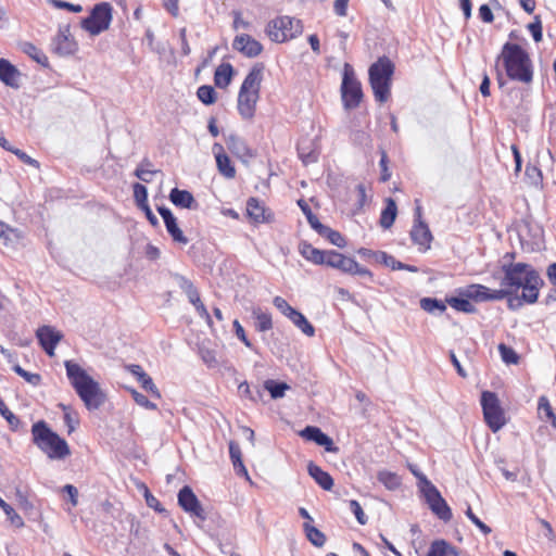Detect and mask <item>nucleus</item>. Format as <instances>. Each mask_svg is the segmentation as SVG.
Here are the masks:
<instances>
[{
    "instance_id": "9",
    "label": "nucleus",
    "mask_w": 556,
    "mask_h": 556,
    "mask_svg": "<svg viewBox=\"0 0 556 556\" xmlns=\"http://www.w3.org/2000/svg\"><path fill=\"white\" fill-rule=\"evenodd\" d=\"M481 406L484 420L493 432H497L505 426V414L496 393L483 391L481 394Z\"/></svg>"
},
{
    "instance_id": "59",
    "label": "nucleus",
    "mask_w": 556,
    "mask_h": 556,
    "mask_svg": "<svg viewBox=\"0 0 556 556\" xmlns=\"http://www.w3.org/2000/svg\"><path fill=\"white\" fill-rule=\"evenodd\" d=\"M173 278L175 280V282L177 283V286L185 292L187 293L189 290H191L192 288H194V285L188 279L186 278L185 276L180 275V274H174L173 275Z\"/></svg>"
},
{
    "instance_id": "35",
    "label": "nucleus",
    "mask_w": 556,
    "mask_h": 556,
    "mask_svg": "<svg viewBox=\"0 0 556 556\" xmlns=\"http://www.w3.org/2000/svg\"><path fill=\"white\" fill-rule=\"evenodd\" d=\"M255 318V329L260 332L268 331L273 328L271 316L267 312H263L261 308H254L252 312Z\"/></svg>"
},
{
    "instance_id": "30",
    "label": "nucleus",
    "mask_w": 556,
    "mask_h": 556,
    "mask_svg": "<svg viewBox=\"0 0 556 556\" xmlns=\"http://www.w3.org/2000/svg\"><path fill=\"white\" fill-rule=\"evenodd\" d=\"M233 68L229 63H222L215 71L214 83L218 88H226L232 78Z\"/></svg>"
},
{
    "instance_id": "28",
    "label": "nucleus",
    "mask_w": 556,
    "mask_h": 556,
    "mask_svg": "<svg viewBox=\"0 0 556 556\" xmlns=\"http://www.w3.org/2000/svg\"><path fill=\"white\" fill-rule=\"evenodd\" d=\"M299 253L315 265H324L325 250L316 249L311 243L302 241L299 244Z\"/></svg>"
},
{
    "instance_id": "33",
    "label": "nucleus",
    "mask_w": 556,
    "mask_h": 556,
    "mask_svg": "<svg viewBox=\"0 0 556 556\" xmlns=\"http://www.w3.org/2000/svg\"><path fill=\"white\" fill-rule=\"evenodd\" d=\"M446 303L458 312L466 314L476 313V307L470 303V299H467L459 294L458 296L446 298Z\"/></svg>"
},
{
    "instance_id": "38",
    "label": "nucleus",
    "mask_w": 556,
    "mask_h": 556,
    "mask_svg": "<svg viewBox=\"0 0 556 556\" xmlns=\"http://www.w3.org/2000/svg\"><path fill=\"white\" fill-rule=\"evenodd\" d=\"M377 478L388 490L394 491L401 486V478L394 472L381 470Z\"/></svg>"
},
{
    "instance_id": "61",
    "label": "nucleus",
    "mask_w": 556,
    "mask_h": 556,
    "mask_svg": "<svg viewBox=\"0 0 556 556\" xmlns=\"http://www.w3.org/2000/svg\"><path fill=\"white\" fill-rule=\"evenodd\" d=\"M63 491L68 495L70 502L72 506H77L78 504V490L73 484H65L63 486Z\"/></svg>"
},
{
    "instance_id": "57",
    "label": "nucleus",
    "mask_w": 556,
    "mask_h": 556,
    "mask_svg": "<svg viewBox=\"0 0 556 556\" xmlns=\"http://www.w3.org/2000/svg\"><path fill=\"white\" fill-rule=\"evenodd\" d=\"M9 152H12L13 154H15L25 164L30 165L35 168L39 167V162L36 161L35 159H33L31 156H29L28 154H26L24 151L16 149L14 147H11V150H9Z\"/></svg>"
},
{
    "instance_id": "14",
    "label": "nucleus",
    "mask_w": 556,
    "mask_h": 556,
    "mask_svg": "<svg viewBox=\"0 0 556 556\" xmlns=\"http://www.w3.org/2000/svg\"><path fill=\"white\" fill-rule=\"evenodd\" d=\"M178 504L186 513L205 520L204 509L190 486L185 485L179 490Z\"/></svg>"
},
{
    "instance_id": "47",
    "label": "nucleus",
    "mask_w": 556,
    "mask_h": 556,
    "mask_svg": "<svg viewBox=\"0 0 556 556\" xmlns=\"http://www.w3.org/2000/svg\"><path fill=\"white\" fill-rule=\"evenodd\" d=\"M409 470L417 478V485L421 494L428 491V486H434V484L428 480V478L421 471H419L416 466L409 465Z\"/></svg>"
},
{
    "instance_id": "52",
    "label": "nucleus",
    "mask_w": 556,
    "mask_h": 556,
    "mask_svg": "<svg viewBox=\"0 0 556 556\" xmlns=\"http://www.w3.org/2000/svg\"><path fill=\"white\" fill-rule=\"evenodd\" d=\"M0 415L8 421L10 427L15 430L20 425V419L8 408L0 399Z\"/></svg>"
},
{
    "instance_id": "19",
    "label": "nucleus",
    "mask_w": 556,
    "mask_h": 556,
    "mask_svg": "<svg viewBox=\"0 0 556 556\" xmlns=\"http://www.w3.org/2000/svg\"><path fill=\"white\" fill-rule=\"evenodd\" d=\"M52 50L61 56L71 55L77 50L76 42L70 37L68 26L60 28L58 35L53 38Z\"/></svg>"
},
{
    "instance_id": "27",
    "label": "nucleus",
    "mask_w": 556,
    "mask_h": 556,
    "mask_svg": "<svg viewBox=\"0 0 556 556\" xmlns=\"http://www.w3.org/2000/svg\"><path fill=\"white\" fill-rule=\"evenodd\" d=\"M227 148L240 159L251 157L252 153L245 141L239 136L231 134L226 139Z\"/></svg>"
},
{
    "instance_id": "40",
    "label": "nucleus",
    "mask_w": 556,
    "mask_h": 556,
    "mask_svg": "<svg viewBox=\"0 0 556 556\" xmlns=\"http://www.w3.org/2000/svg\"><path fill=\"white\" fill-rule=\"evenodd\" d=\"M420 307L430 314H433L435 312L442 314L446 309V304L445 302L438 300L435 298H422L420 300Z\"/></svg>"
},
{
    "instance_id": "60",
    "label": "nucleus",
    "mask_w": 556,
    "mask_h": 556,
    "mask_svg": "<svg viewBox=\"0 0 556 556\" xmlns=\"http://www.w3.org/2000/svg\"><path fill=\"white\" fill-rule=\"evenodd\" d=\"M52 3L55 8L66 9L74 13H79L83 11V7L79 4H73V3H70L66 1H62V0H52Z\"/></svg>"
},
{
    "instance_id": "48",
    "label": "nucleus",
    "mask_w": 556,
    "mask_h": 556,
    "mask_svg": "<svg viewBox=\"0 0 556 556\" xmlns=\"http://www.w3.org/2000/svg\"><path fill=\"white\" fill-rule=\"evenodd\" d=\"M498 351H500L501 357L504 363H506V364H517L518 363L519 356L515 352V350L511 349L510 346H507L506 344L501 343L498 345Z\"/></svg>"
},
{
    "instance_id": "58",
    "label": "nucleus",
    "mask_w": 556,
    "mask_h": 556,
    "mask_svg": "<svg viewBox=\"0 0 556 556\" xmlns=\"http://www.w3.org/2000/svg\"><path fill=\"white\" fill-rule=\"evenodd\" d=\"M341 256L342 253L336 250H325L324 265L334 268Z\"/></svg>"
},
{
    "instance_id": "42",
    "label": "nucleus",
    "mask_w": 556,
    "mask_h": 556,
    "mask_svg": "<svg viewBox=\"0 0 556 556\" xmlns=\"http://www.w3.org/2000/svg\"><path fill=\"white\" fill-rule=\"evenodd\" d=\"M150 166H151V162L148 159H144L141 162V164L136 168L135 176L143 182H147V184L151 182L152 176L154 174L159 173V170L150 169L149 168Z\"/></svg>"
},
{
    "instance_id": "17",
    "label": "nucleus",
    "mask_w": 556,
    "mask_h": 556,
    "mask_svg": "<svg viewBox=\"0 0 556 556\" xmlns=\"http://www.w3.org/2000/svg\"><path fill=\"white\" fill-rule=\"evenodd\" d=\"M157 212L163 218L166 230L172 237L173 241L184 245L187 244L189 240L179 228L177 218L174 216L172 211L166 206H159Z\"/></svg>"
},
{
    "instance_id": "56",
    "label": "nucleus",
    "mask_w": 556,
    "mask_h": 556,
    "mask_svg": "<svg viewBox=\"0 0 556 556\" xmlns=\"http://www.w3.org/2000/svg\"><path fill=\"white\" fill-rule=\"evenodd\" d=\"M466 516L469 518V520L476 525L483 534H489L491 532V528L486 526L484 522H482L471 510L470 506L465 511Z\"/></svg>"
},
{
    "instance_id": "49",
    "label": "nucleus",
    "mask_w": 556,
    "mask_h": 556,
    "mask_svg": "<svg viewBox=\"0 0 556 556\" xmlns=\"http://www.w3.org/2000/svg\"><path fill=\"white\" fill-rule=\"evenodd\" d=\"M13 370L15 374L24 378L28 383H30L34 387L38 386L41 381V377L39 374L29 372L22 368L18 364L13 366Z\"/></svg>"
},
{
    "instance_id": "43",
    "label": "nucleus",
    "mask_w": 556,
    "mask_h": 556,
    "mask_svg": "<svg viewBox=\"0 0 556 556\" xmlns=\"http://www.w3.org/2000/svg\"><path fill=\"white\" fill-rule=\"evenodd\" d=\"M0 508L5 514L7 518L10 522L16 528H22L24 526V521L22 517L15 511V509L9 505L4 500L0 497Z\"/></svg>"
},
{
    "instance_id": "34",
    "label": "nucleus",
    "mask_w": 556,
    "mask_h": 556,
    "mask_svg": "<svg viewBox=\"0 0 556 556\" xmlns=\"http://www.w3.org/2000/svg\"><path fill=\"white\" fill-rule=\"evenodd\" d=\"M229 455H230V459L232 462L233 468L237 471V473L243 475L248 478V470L242 463L241 450L237 443H235V442L229 443Z\"/></svg>"
},
{
    "instance_id": "45",
    "label": "nucleus",
    "mask_w": 556,
    "mask_h": 556,
    "mask_svg": "<svg viewBox=\"0 0 556 556\" xmlns=\"http://www.w3.org/2000/svg\"><path fill=\"white\" fill-rule=\"evenodd\" d=\"M298 204L301 207L304 215L306 216L311 227L318 232L325 225H323L319 222L318 217L315 214H313L309 205L304 200H300Z\"/></svg>"
},
{
    "instance_id": "1",
    "label": "nucleus",
    "mask_w": 556,
    "mask_h": 556,
    "mask_svg": "<svg viewBox=\"0 0 556 556\" xmlns=\"http://www.w3.org/2000/svg\"><path fill=\"white\" fill-rule=\"evenodd\" d=\"M501 277L494 274V278L500 280V290L507 292L505 299L510 311H518L525 304L538 302L544 280L531 264L504 263L501 266Z\"/></svg>"
},
{
    "instance_id": "55",
    "label": "nucleus",
    "mask_w": 556,
    "mask_h": 556,
    "mask_svg": "<svg viewBox=\"0 0 556 556\" xmlns=\"http://www.w3.org/2000/svg\"><path fill=\"white\" fill-rule=\"evenodd\" d=\"M528 29L530 30L535 42H540L542 40L543 34L540 16L536 15L534 17V21L528 25Z\"/></svg>"
},
{
    "instance_id": "63",
    "label": "nucleus",
    "mask_w": 556,
    "mask_h": 556,
    "mask_svg": "<svg viewBox=\"0 0 556 556\" xmlns=\"http://www.w3.org/2000/svg\"><path fill=\"white\" fill-rule=\"evenodd\" d=\"M387 164H388V156H387V153L384 151H382L381 159H380V162H379V165L381 167V180L382 181H387L391 177V174L388 170V165Z\"/></svg>"
},
{
    "instance_id": "62",
    "label": "nucleus",
    "mask_w": 556,
    "mask_h": 556,
    "mask_svg": "<svg viewBox=\"0 0 556 556\" xmlns=\"http://www.w3.org/2000/svg\"><path fill=\"white\" fill-rule=\"evenodd\" d=\"M233 328H235V332L238 337V339L240 341H242L244 343L245 346L248 348H252V343L250 342V340L247 338L245 336V332H244V329L243 327L241 326V324L238 321V320H235L233 321Z\"/></svg>"
},
{
    "instance_id": "24",
    "label": "nucleus",
    "mask_w": 556,
    "mask_h": 556,
    "mask_svg": "<svg viewBox=\"0 0 556 556\" xmlns=\"http://www.w3.org/2000/svg\"><path fill=\"white\" fill-rule=\"evenodd\" d=\"M129 372H131L140 382L141 387L149 393H151L154 397L160 399L161 393L156 386L154 384L152 378L142 369L140 365H129L127 366Z\"/></svg>"
},
{
    "instance_id": "6",
    "label": "nucleus",
    "mask_w": 556,
    "mask_h": 556,
    "mask_svg": "<svg viewBox=\"0 0 556 556\" xmlns=\"http://www.w3.org/2000/svg\"><path fill=\"white\" fill-rule=\"evenodd\" d=\"M394 64L387 56H381L369 66V84L376 101L383 103L390 98Z\"/></svg>"
},
{
    "instance_id": "64",
    "label": "nucleus",
    "mask_w": 556,
    "mask_h": 556,
    "mask_svg": "<svg viewBox=\"0 0 556 556\" xmlns=\"http://www.w3.org/2000/svg\"><path fill=\"white\" fill-rule=\"evenodd\" d=\"M479 16L485 23H492L494 20L493 13L488 4H482L479 8Z\"/></svg>"
},
{
    "instance_id": "16",
    "label": "nucleus",
    "mask_w": 556,
    "mask_h": 556,
    "mask_svg": "<svg viewBox=\"0 0 556 556\" xmlns=\"http://www.w3.org/2000/svg\"><path fill=\"white\" fill-rule=\"evenodd\" d=\"M232 48L247 58H255L263 51L262 43L248 34L237 35Z\"/></svg>"
},
{
    "instance_id": "26",
    "label": "nucleus",
    "mask_w": 556,
    "mask_h": 556,
    "mask_svg": "<svg viewBox=\"0 0 556 556\" xmlns=\"http://www.w3.org/2000/svg\"><path fill=\"white\" fill-rule=\"evenodd\" d=\"M308 475L315 480V482L326 491H330L333 486L332 477L319 466L309 462L307 464Z\"/></svg>"
},
{
    "instance_id": "31",
    "label": "nucleus",
    "mask_w": 556,
    "mask_h": 556,
    "mask_svg": "<svg viewBox=\"0 0 556 556\" xmlns=\"http://www.w3.org/2000/svg\"><path fill=\"white\" fill-rule=\"evenodd\" d=\"M20 49L22 52L27 54L29 58H31L38 64H40L45 67H47L49 65L47 55L31 42H28V41L21 42Z\"/></svg>"
},
{
    "instance_id": "53",
    "label": "nucleus",
    "mask_w": 556,
    "mask_h": 556,
    "mask_svg": "<svg viewBox=\"0 0 556 556\" xmlns=\"http://www.w3.org/2000/svg\"><path fill=\"white\" fill-rule=\"evenodd\" d=\"M134 401L141 407L150 410H155L157 408L156 404L149 401V399L142 393L136 391L135 389L130 390Z\"/></svg>"
},
{
    "instance_id": "12",
    "label": "nucleus",
    "mask_w": 556,
    "mask_h": 556,
    "mask_svg": "<svg viewBox=\"0 0 556 556\" xmlns=\"http://www.w3.org/2000/svg\"><path fill=\"white\" fill-rule=\"evenodd\" d=\"M412 241L419 247V251H427L430 249L433 239L428 225L422 220L421 206L417 205L414 215V225L410 230Z\"/></svg>"
},
{
    "instance_id": "11",
    "label": "nucleus",
    "mask_w": 556,
    "mask_h": 556,
    "mask_svg": "<svg viewBox=\"0 0 556 556\" xmlns=\"http://www.w3.org/2000/svg\"><path fill=\"white\" fill-rule=\"evenodd\" d=\"M457 293L475 302L501 301L507 295L505 291H501L500 289L492 290L478 283L460 288L457 290Z\"/></svg>"
},
{
    "instance_id": "5",
    "label": "nucleus",
    "mask_w": 556,
    "mask_h": 556,
    "mask_svg": "<svg viewBox=\"0 0 556 556\" xmlns=\"http://www.w3.org/2000/svg\"><path fill=\"white\" fill-rule=\"evenodd\" d=\"M31 437L33 443L50 459H64L71 455L67 442L43 420L31 426Z\"/></svg>"
},
{
    "instance_id": "10",
    "label": "nucleus",
    "mask_w": 556,
    "mask_h": 556,
    "mask_svg": "<svg viewBox=\"0 0 556 556\" xmlns=\"http://www.w3.org/2000/svg\"><path fill=\"white\" fill-rule=\"evenodd\" d=\"M341 91L342 101L346 109H354L359 105L363 97L361 83L354 77L353 70L349 64L344 65Z\"/></svg>"
},
{
    "instance_id": "13",
    "label": "nucleus",
    "mask_w": 556,
    "mask_h": 556,
    "mask_svg": "<svg viewBox=\"0 0 556 556\" xmlns=\"http://www.w3.org/2000/svg\"><path fill=\"white\" fill-rule=\"evenodd\" d=\"M431 511L441 520L447 522L452 519V510L446 501L442 497L437 486H428L422 494Z\"/></svg>"
},
{
    "instance_id": "50",
    "label": "nucleus",
    "mask_w": 556,
    "mask_h": 556,
    "mask_svg": "<svg viewBox=\"0 0 556 556\" xmlns=\"http://www.w3.org/2000/svg\"><path fill=\"white\" fill-rule=\"evenodd\" d=\"M274 306L286 317L290 318V316H293L296 312L295 308H293L281 296H275L273 300Z\"/></svg>"
},
{
    "instance_id": "25",
    "label": "nucleus",
    "mask_w": 556,
    "mask_h": 556,
    "mask_svg": "<svg viewBox=\"0 0 556 556\" xmlns=\"http://www.w3.org/2000/svg\"><path fill=\"white\" fill-rule=\"evenodd\" d=\"M248 216L254 223H266L270 220V214L256 198H250L247 202Z\"/></svg>"
},
{
    "instance_id": "15",
    "label": "nucleus",
    "mask_w": 556,
    "mask_h": 556,
    "mask_svg": "<svg viewBox=\"0 0 556 556\" xmlns=\"http://www.w3.org/2000/svg\"><path fill=\"white\" fill-rule=\"evenodd\" d=\"M36 337L43 351L49 356H53L56 345L63 339V333L52 326L45 325L37 329Z\"/></svg>"
},
{
    "instance_id": "8",
    "label": "nucleus",
    "mask_w": 556,
    "mask_h": 556,
    "mask_svg": "<svg viewBox=\"0 0 556 556\" xmlns=\"http://www.w3.org/2000/svg\"><path fill=\"white\" fill-rule=\"evenodd\" d=\"M112 17V7L109 2L97 3L89 16L81 21V28L91 36H98L110 27Z\"/></svg>"
},
{
    "instance_id": "54",
    "label": "nucleus",
    "mask_w": 556,
    "mask_h": 556,
    "mask_svg": "<svg viewBox=\"0 0 556 556\" xmlns=\"http://www.w3.org/2000/svg\"><path fill=\"white\" fill-rule=\"evenodd\" d=\"M350 509L351 511L354 514L356 520L358 521L359 525H366L367 523V516L365 515L361 504L355 501V500H351L350 503Z\"/></svg>"
},
{
    "instance_id": "4",
    "label": "nucleus",
    "mask_w": 556,
    "mask_h": 556,
    "mask_svg": "<svg viewBox=\"0 0 556 556\" xmlns=\"http://www.w3.org/2000/svg\"><path fill=\"white\" fill-rule=\"evenodd\" d=\"M263 74V63L254 64L240 87L237 109L243 119L250 121L255 115L256 103L260 99Z\"/></svg>"
},
{
    "instance_id": "39",
    "label": "nucleus",
    "mask_w": 556,
    "mask_h": 556,
    "mask_svg": "<svg viewBox=\"0 0 556 556\" xmlns=\"http://www.w3.org/2000/svg\"><path fill=\"white\" fill-rule=\"evenodd\" d=\"M294 326H296L304 334L312 337L315 333V328L307 320V318L299 311L295 312L293 316L289 318Z\"/></svg>"
},
{
    "instance_id": "22",
    "label": "nucleus",
    "mask_w": 556,
    "mask_h": 556,
    "mask_svg": "<svg viewBox=\"0 0 556 556\" xmlns=\"http://www.w3.org/2000/svg\"><path fill=\"white\" fill-rule=\"evenodd\" d=\"M20 71L7 59H0V81L11 88H18Z\"/></svg>"
},
{
    "instance_id": "2",
    "label": "nucleus",
    "mask_w": 556,
    "mask_h": 556,
    "mask_svg": "<svg viewBox=\"0 0 556 556\" xmlns=\"http://www.w3.org/2000/svg\"><path fill=\"white\" fill-rule=\"evenodd\" d=\"M66 376L88 410L99 409L106 397L100 384L73 361H65Z\"/></svg>"
},
{
    "instance_id": "41",
    "label": "nucleus",
    "mask_w": 556,
    "mask_h": 556,
    "mask_svg": "<svg viewBox=\"0 0 556 556\" xmlns=\"http://www.w3.org/2000/svg\"><path fill=\"white\" fill-rule=\"evenodd\" d=\"M317 233L327 238L331 244L338 248H343L345 245V239L343 236L328 226H324Z\"/></svg>"
},
{
    "instance_id": "20",
    "label": "nucleus",
    "mask_w": 556,
    "mask_h": 556,
    "mask_svg": "<svg viewBox=\"0 0 556 556\" xmlns=\"http://www.w3.org/2000/svg\"><path fill=\"white\" fill-rule=\"evenodd\" d=\"M212 150L216 159L218 172L228 179L233 178L236 175V169L231 165L228 155L224 152L223 146L220 143H214Z\"/></svg>"
},
{
    "instance_id": "46",
    "label": "nucleus",
    "mask_w": 556,
    "mask_h": 556,
    "mask_svg": "<svg viewBox=\"0 0 556 556\" xmlns=\"http://www.w3.org/2000/svg\"><path fill=\"white\" fill-rule=\"evenodd\" d=\"M197 96L201 102L206 105L213 104L216 101V92L212 86L203 85L198 88Z\"/></svg>"
},
{
    "instance_id": "29",
    "label": "nucleus",
    "mask_w": 556,
    "mask_h": 556,
    "mask_svg": "<svg viewBox=\"0 0 556 556\" xmlns=\"http://www.w3.org/2000/svg\"><path fill=\"white\" fill-rule=\"evenodd\" d=\"M426 556H459L458 551L445 540H435L430 544Z\"/></svg>"
},
{
    "instance_id": "44",
    "label": "nucleus",
    "mask_w": 556,
    "mask_h": 556,
    "mask_svg": "<svg viewBox=\"0 0 556 556\" xmlns=\"http://www.w3.org/2000/svg\"><path fill=\"white\" fill-rule=\"evenodd\" d=\"M298 154L305 165L315 163L318 159L316 150L312 149L309 146H305L304 143L298 144Z\"/></svg>"
},
{
    "instance_id": "3",
    "label": "nucleus",
    "mask_w": 556,
    "mask_h": 556,
    "mask_svg": "<svg viewBox=\"0 0 556 556\" xmlns=\"http://www.w3.org/2000/svg\"><path fill=\"white\" fill-rule=\"evenodd\" d=\"M507 77L525 85L533 81L534 68L529 53L518 43L505 42L501 54Z\"/></svg>"
},
{
    "instance_id": "18",
    "label": "nucleus",
    "mask_w": 556,
    "mask_h": 556,
    "mask_svg": "<svg viewBox=\"0 0 556 556\" xmlns=\"http://www.w3.org/2000/svg\"><path fill=\"white\" fill-rule=\"evenodd\" d=\"M300 435L307 441H312L319 446H324L327 452L337 453L339 451V448L334 446L332 439L324 433L318 427L306 426L301 430Z\"/></svg>"
},
{
    "instance_id": "37",
    "label": "nucleus",
    "mask_w": 556,
    "mask_h": 556,
    "mask_svg": "<svg viewBox=\"0 0 556 556\" xmlns=\"http://www.w3.org/2000/svg\"><path fill=\"white\" fill-rule=\"evenodd\" d=\"M264 388L269 392L271 399L277 400L285 396V393L290 389V386L286 382L268 379L264 382Z\"/></svg>"
},
{
    "instance_id": "36",
    "label": "nucleus",
    "mask_w": 556,
    "mask_h": 556,
    "mask_svg": "<svg viewBox=\"0 0 556 556\" xmlns=\"http://www.w3.org/2000/svg\"><path fill=\"white\" fill-rule=\"evenodd\" d=\"M304 532L306 534L307 540L316 547H323L326 543V535L318 530L316 527L312 526L309 522H304L303 525Z\"/></svg>"
},
{
    "instance_id": "32",
    "label": "nucleus",
    "mask_w": 556,
    "mask_h": 556,
    "mask_svg": "<svg viewBox=\"0 0 556 556\" xmlns=\"http://www.w3.org/2000/svg\"><path fill=\"white\" fill-rule=\"evenodd\" d=\"M397 208L395 201L392 198L387 200V205L381 212L380 226L384 229H389L396 217Z\"/></svg>"
},
{
    "instance_id": "51",
    "label": "nucleus",
    "mask_w": 556,
    "mask_h": 556,
    "mask_svg": "<svg viewBox=\"0 0 556 556\" xmlns=\"http://www.w3.org/2000/svg\"><path fill=\"white\" fill-rule=\"evenodd\" d=\"M132 189H134V198H135V201H136L138 207L143 206L144 204H148L147 188L143 185L136 182V184H134Z\"/></svg>"
},
{
    "instance_id": "23",
    "label": "nucleus",
    "mask_w": 556,
    "mask_h": 556,
    "mask_svg": "<svg viewBox=\"0 0 556 556\" xmlns=\"http://www.w3.org/2000/svg\"><path fill=\"white\" fill-rule=\"evenodd\" d=\"M334 268L341 270L344 274L367 276L369 278H372V273L369 269L361 266L354 258L345 256L343 254L338 261V264Z\"/></svg>"
},
{
    "instance_id": "21",
    "label": "nucleus",
    "mask_w": 556,
    "mask_h": 556,
    "mask_svg": "<svg viewBox=\"0 0 556 556\" xmlns=\"http://www.w3.org/2000/svg\"><path fill=\"white\" fill-rule=\"evenodd\" d=\"M169 201L177 207L197 210L198 202L193 194L188 190L173 188L169 192Z\"/></svg>"
},
{
    "instance_id": "7",
    "label": "nucleus",
    "mask_w": 556,
    "mask_h": 556,
    "mask_svg": "<svg viewBox=\"0 0 556 556\" xmlns=\"http://www.w3.org/2000/svg\"><path fill=\"white\" fill-rule=\"evenodd\" d=\"M302 21L288 15L279 16L267 24L266 33L275 42H285L301 35Z\"/></svg>"
}]
</instances>
